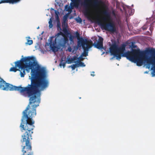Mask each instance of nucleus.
I'll list each match as a JSON object with an SVG mask.
<instances>
[{"label": "nucleus", "instance_id": "2eb2a0df", "mask_svg": "<svg viewBox=\"0 0 155 155\" xmlns=\"http://www.w3.org/2000/svg\"><path fill=\"white\" fill-rule=\"evenodd\" d=\"M63 60L62 59V60L61 61L59 64V65L61 67V66H63V68H64L65 66V64L67 63V61H66V62H63Z\"/></svg>", "mask_w": 155, "mask_h": 155}, {"label": "nucleus", "instance_id": "4be33fe9", "mask_svg": "<svg viewBox=\"0 0 155 155\" xmlns=\"http://www.w3.org/2000/svg\"><path fill=\"white\" fill-rule=\"evenodd\" d=\"M49 27L50 28H51L53 26V25L52 24V21L50 20L49 22Z\"/></svg>", "mask_w": 155, "mask_h": 155}, {"label": "nucleus", "instance_id": "e433bc0d", "mask_svg": "<svg viewBox=\"0 0 155 155\" xmlns=\"http://www.w3.org/2000/svg\"><path fill=\"white\" fill-rule=\"evenodd\" d=\"M111 41H113V40H112V39H111Z\"/></svg>", "mask_w": 155, "mask_h": 155}, {"label": "nucleus", "instance_id": "0eeeda50", "mask_svg": "<svg viewBox=\"0 0 155 155\" xmlns=\"http://www.w3.org/2000/svg\"><path fill=\"white\" fill-rule=\"evenodd\" d=\"M49 42H47L45 44V46H49V45L51 50L54 52L58 51L60 49L62 45L59 43L57 42L56 40L57 39H49Z\"/></svg>", "mask_w": 155, "mask_h": 155}, {"label": "nucleus", "instance_id": "5701e85b", "mask_svg": "<svg viewBox=\"0 0 155 155\" xmlns=\"http://www.w3.org/2000/svg\"><path fill=\"white\" fill-rule=\"evenodd\" d=\"M72 59L73 60V62L75 60H76L78 59V58H77L76 56H75L73 57V58H72Z\"/></svg>", "mask_w": 155, "mask_h": 155}, {"label": "nucleus", "instance_id": "aec40b11", "mask_svg": "<svg viewBox=\"0 0 155 155\" xmlns=\"http://www.w3.org/2000/svg\"><path fill=\"white\" fill-rule=\"evenodd\" d=\"M84 56H82L81 54V55L78 58V60L79 61H83L84 59V58H83Z\"/></svg>", "mask_w": 155, "mask_h": 155}, {"label": "nucleus", "instance_id": "72a5a7b5", "mask_svg": "<svg viewBox=\"0 0 155 155\" xmlns=\"http://www.w3.org/2000/svg\"><path fill=\"white\" fill-rule=\"evenodd\" d=\"M99 39H103V38L101 37H99Z\"/></svg>", "mask_w": 155, "mask_h": 155}, {"label": "nucleus", "instance_id": "cd10ccee", "mask_svg": "<svg viewBox=\"0 0 155 155\" xmlns=\"http://www.w3.org/2000/svg\"><path fill=\"white\" fill-rule=\"evenodd\" d=\"M76 20L77 21V22L79 23L81 22L82 21L81 19V18H79V19H77Z\"/></svg>", "mask_w": 155, "mask_h": 155}, {"label": "nucleus", "instance_id": "c9c22d12", "mask_svg": "<svg viewBox=\"0 0 155 155\" xmlns=\"http://www.w3.org/2000/svg\"><path fill=\"white\" fill-rule=\"evenodd\" d=\"M39 28V27H38L37 28V29H38V28Z\"/></svg>", "mask_w": 155, "mask_h": 155}, {"label": "nucleus", "instance_id": "c756f323", "mask_svg": "<svg viewBox=\"0 0 155 155\" xmlns=\"http://www.w3.org/2000/svg\"><path fill=\"white\" fill-rule=\"evenodd\" d=\"M55 13L57 15H58V14L59 13V12L56 10L55 11Z\"/></svg>", "mask_w": 155, "mask_h": 155}, {"label": "nucleus", "instance_id": "39448f33", "mask_svg": "<svg viewBox=\"0 0 155 155\" xmlns=\"http://www.w3.org/2000/svg\"><path fill=\"white\" fill-rule=\"evenodd\" d=\"M78 46L81 47H82L84 50V52L81 55L84 57H86L88 55V51L89 49L92 46V43L91 41L87 42L88 39H78Z\"/></svg>", "mask_w": 155, "mask_h": 155}, {"label": "nucleus", "instance_id": "c85d7f7f", "mask_svg": "<svg viewBox=\"0 0 155 155\" xmlns=\"http://www.w3.org/2000/svg\"><path fill=\"white\" fill-rule=\"evenodd\" d=\"M134 39H147L146 38H145V37H141V38H134Z\"/></svg>", "mask_w": 155, "mask_h": 155}, {"label": "nucleus", "instance_id": "f3484780", "mask_svg": "<svg viewBox=\"0 0 155 155\" xmlns=\"http://www.w3.org/2000/svg\"><path fill=\"white\" fill-rule=\"evenodd\" d=\"M70 67H71L72 70H74L75 68L77 67V64H74L71 65Z\"/></svg>", "mask_w": 155, "mask_h": 155}, {"label": "nucleus", "instance_id": "f257e3e1", "mask_svg": "<svg viewBox=\"0 0 155 155\" xmlns=\"http://www.w3.org/2000/svg\"><path fill=\"white\" fill-rule=\"evenodd\" d=\"M15 67L11 68L9 71L14 72L19 71L21 77H24L25 68L31 70V84L25 87L15 86L17 88L13 87V90L11 91H18L21 94L30 97L29 104L23 112L20 127L21 130H33L35 127L32 118L36 115V108L40 103L39 99L36 100L37 96L40 97L41 91L48 87L49 81L46 79L45 70L35 61L34 57L23 58L15 61Z\"/></svg>", "mask_w": 155, "mask_h": 155}, {"label": "nucleus", "instance_id": "b1692460", "mask_svg": "<svg viewBox=\"0 0 155 155\" xmlns=\"http://www.w3.org/2000/svg\"><path fill=\"white\" fill-rule=\"evenodd\" d=\"M147 27L146 26H144L142 27V29L143 30H146Z\"/></svg>", "mask_w": 155, "mask_h": 155}, {"label": "nucleus", "instance_id": "423d86ee", "mask_svg": "<svg viewBox=\"0 0 155 155\" xmlns=\"http://www.w3.org/2000/svg\"><path fill=\"white\" fill-rule=\"evenodd\" d=\"M63 32L60 31L55 35V39H66L65 37L68 36L70 31L67 29L68 24L65 21L62 23Z\"/></svg>", "mask_w": 155, "mask_h": 155}, {"label": "nucleus", "instance_id": "7ed1b4c3", "mask_svg": "<svg viewBox=\"0 0 155 155\" xmlns=\"http://www.w3.org/2000/svg\"><path fill=\"white\" fill-rule=\"evenodd\" d=\"M71 6L78 7L80 4L84 8V14L86 15H90L91 8H97L99 6L100 1L98 0H83L80 2L81 0H71Z\"/></svg>", "mask_w": 155, "mask_h": 155}, {"label": "nucleus", "instance_id": "58836bf2", "mask_svg": "<svg viewBox=\"0 0 155 155\" xmlns=\"http://www.w3.org/2000/svg\"><path fill=\"white\" fill-rule=\"evenodd\" d=\"M150 66L148 68H150Z\"/></svg>", "mask_w": 155, "mask_h": 155}, {"label": "nucleus", "instance_id": "2f4dec72", "mask_svg": "<svg viewBox=\"0 0 155 155\" xmlns=\"http://www.w3.org/2000/svg\"><path fill=\"white\" fill-rule=\"evenodd\" d=\"M94 72L93 71L92 72V73L91 74V76H94L95 75L94 74Z\"/></svg>", "mask_w": 155, "mask_h": 155}, {"label": "nucleus", "instance_id": "9d476101", "mask_svg": "<svg viewBox=\"0 0 155 155\" xmlns=\"http://www.w3.org/2000/svg\"><path fill=\"white\" fill-rule=\"evenodd\" d=\"M97 43H93L91 39H88L87 42H90L91 41L92 43V46H94V47L99 49H102L103 48V41L104 39H98Z\"/></svg>", "mask_w": 155, "mask_h": 155}, {"label": "nucleus", "instance_id": "a878e982", "mask_svg": "<svg viewBox=\"0 0 155 155\" xmlns=\"http://www.w3.org/2000/svg\"><path fill=\"white\" fill-rule=\"evenodd\" d=\"M68 50L70 52H71L72 50V49L70 47H69L68 48Z\"/></svg>", "mask_w": 155, "mask_h": 155}, {"label": "nucleus", "instance_id": "4468645a", "mask_svg": "<svg viewBox=\"0 0 155 155\" xmlns=\"http://www.w3.org/2000/svg\"><path fill=\"white\" fill-rule=\"evenodd\" d=\"M33 43V41L32 40H30L29 39H27V41L25 43V44L26 45H30Z\"/></svg>", "mask_w": 155, "mask_h": 155}, {"label": "nucleus", "instance_id": "7c9ffc66", "mask_svg": "<svg viewBox=\"0 0 155 155\" xmlns=\"http://www.w3.org/2000/svg\"><path fill=\"white\" fill-rule=\"evenodd\" d=\"M57 26H58V28H60V30H61V28L60 27V24H57Z\"/></svg>", "mask_w": 155, "mask_h": 155}, {"label": "nucleus", "instance_id": "4c0bfd02", "mask_svg": "<svg viewBox=\"0 0 155 155\" xmlns=\"http://www.w3.org/2000/svg\"><path fill=\"white\" fill-rule=\"evenodd\" d=\"M95 40H96V41H97V39H94Z\"/></svg>", "mask_w": 155, "mask_h": 155}, {"label": "nucleus", "instance_id": "bb28decb", "mask_svg": "<svg viewBox=\"0 0 155 155\" xmlns=\"http://www.w3.org/2000/svg\"><path fill=\"white\" fill-rule=\"evenodd\" d=\"M63 40H64V41H65L66 42V41H68L69 40L71 41H73L74 39H63Z\"/></svg>", "mask_w": 155, "mask_h": 155}, {"label": "nucleus", "instance_id": "ddd939ff", "mask_svg": "<svg viewBox=\"0 0 155 155\" xmlns=\"http://www.w3.org/2000/svg\"><path fill=\"white\" fill-rule=\"evenodd\" d=\"M74 63H77V67L81 66V67H85V65L84 63L78 60L74 62Z\"/></svg>", "mask_w": 155, "mask_h": 155}, {"label": "nucleus", "instance_id": "a211bd4d", "mask_svg": "<svg viewBox=\"0 0 155 155\" xmlns=\"http://www.w3.org/2000/svg\"><path fill=\"white\" fill-rule=\"evenodd\" d=\"M44 31H42L41 33V35H40L38 37V39H45V38H43V37L42 36L43 34L44 33Z\"/></svg>", "mask_w": 155, "mask_h": 155}, {"label": "nucleus", "instance_id": "f8f14e48", "mask_svg": "<svg viewBox=\"0 0 155 155\" xmlns=\"http://www.w3.org/2000/svg\"><path fill=\"white\" fill-rule=\"evenodd\" d=\"M21 0H0V4L2 3H7L12 4L18 3Z\"/></svg>", "mask_w": 155, "mask_h": 155}, {"label": "nucleus", "instance_id": "20e7f679", "mask_svg": "<svg viewBox=\"0 0 155 155\" xmlns=\"http://www.w3.org/2000/svg\"><path fill=\"white\" fill-rule=\"evenodd\" d=\"M103 14L105 16V17L102 18V20L104 22H102L101 20L97 19V21L98 24L100 25L101 28L102 29L112 32H115L116 31V28L114 23L112 21L108 23L105 22L106 21L110 19V14L106 11H103Z\"/></svg>", "mask_w": 155, "mask_h": 155}, {"label": "nucleus", "instance_id": "393cba45", "mask_svg": "<svg viewBox=\"0 0 155 155\" xmlns=\"http://www.w3.org/2000/svg\"><path fill=\"white\" fill-rule=\"evenodd\" d=\"M67 16H68L67 15H65V16H64V19H64V21H66V20L67 19Z\"/></svg>", "mask_w": 155, "mask_h": 155}, {"label": "nucleus", "instance_id": "412c9836", "mask_svg": "<svg viewBox=\"0 0 155 155\" xmlns=\"http://www.w3.org/2000/svg\"><path fill=\"white\" fill-rule=\"evenodd\" d=\"M154 70H153L151 72L152 77H154L155 76V66L154 67Z\"/></svg>", "mask_w": 155, "mask_h": 155}, {"label": "nucleus", "instance_id": "9b49d317", "mask_svg": "<svg viewBox=\"0 0 155 155\" xmlns=\"http://www.w3.org/2000/svg\"><path fill=\"white\" fill-rule=\"evenodd\" d=\"M69 38V39H84L83 37H80V35L78 31L74 32L73 33V35L70 32V34L68 35V36L66 37H65V38Z\"/></svg>", "mask_w": 155, "mask_h": 155}, {"label": "nucleus", "instance_id": "dca6fc26", "mask_svg": "<svg viewBox=\"0 0 155 155\" xmlns=\"http://www.w3.org/2000/svg\"><path fill=\"white\" fill-rule=\"evenodd\" d=\"M65 9L66 10V11L68 12H71V8L70 6H69L68 5H66L65 7Z\"/></svg>", "mask_w": 155, "mask_h": 155}, {"label": "nucleus", "instance_id": "f704fd0d", "mask_svg": "<svg viewBox=\"0 0 155 155\" xmlns=\"http://www.w3.org/2000/svg\"><path fill=\"white\" fill-rule=\"evenodd\" d=\"M53 37H50V39H53Z\"/></svg>", "mask_w": 155, "mask_h": 155}, {"label": "nucleus", "instance_id": "6ab92c4d", "mask_svg": "<svg viewBox=\"0 0 155 155\" xmlns=\"http://www.w3.org/2000/svg\"><path fill=\"white\" fill-rule=\"evenodd\" d=\"M73 61V60L72 59V58H69L67 60V62L68 64H71V63Z\"/></svg>", "mask_w": 155, "mask_h": 155}, {"label": "nucleus", "instance_id": "6e6552de", "mask_svg": "<svg viewBox=\"0 0 155 155\" xmlns=\"http://www.w3.org/2000/svg\"><path fill=\"white\" fill-rule=\"evenodd\" d=\"M14 88H17L15 87L8 83H7L3 79L0 77V89L3 90L11 91Z\"/></svg>", "mask_w": 155, "mask_h": 155}, {"label": "nucleus", "instance_id": "1a4fd4ad", "mask_svg": "<svg viewBox=\"0 0 155 155\" xmlns=\"http://www.w3.org/2000/svg\"><path fill=\"white\" fill-rule=\"evenodd\" d=\"M147 52L150 53L151 56L147 58L146 62L148 65H152L153 66H155V50L154 49H149L147 51Z\"/></svg>", "mask_w": 155, "mask_h": 155}, {"label": "nucleus", "instance_id": "473e14b6", "mask_svg": "<svg viewBox=\"0 0 155 155\" xmlns=\"http://www.w3.org/2000/svg\"><path fill=\"white\" fill-rule=\"evenodd\" d=\"M26 39H30V36H28L26 37Z\"/></svg>", "mask_w": 155, "mask_h": 155}, {"label": "nucleus", "instance_id": "f03ea898", "mask_svg": "<svg viewBox=\"0 0 155 155\" xmlns=\"http://www.w3.org/2000/svg\"><path fill=\"white\" fill-rule=\"evenodd\" d=\"M125 50V45H122L120 47L113 45L110 48V52L112 55L116 58V59L120 60L121 56L126 57L127 59L134 63H137V65L140 66L143 63V57L144 52L141 51L139 49H134L132 51H128L124 53Z\"/></svg>", "mask_w": 155, "mask_h": 155}]
</instances>
